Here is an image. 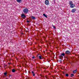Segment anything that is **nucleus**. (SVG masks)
I'll list each match as a JSON object with an SVG mask.
<instances>
[{"instance_id": "obj_1", "label": "nucleus", "mask_w": 79, "mask_h": 79, "mask_svg": "<svg viewBox=\"0 0 79 79\" xmlns=\"http://www.w3.org/2000/svg\"><path fill=\"white\" fill-rule=\"evenodd\" d=\"M45 5H49V2L48 0H46L45 2Z\"/></svg>"}, {"instance_id": "obj_2", "label": "nucleus", "mask_w": 79, "mask_h": 79, "mask_svg": "<svg viewBox=\"0 0 79 79\" xmlns=\"http://www.w3.org/2000/svg\"><path fill=\"white\" fill-rule=\"evenodd\" d=\"M23 12L24 13H27V12H28V9L27 8L23 10Z\"/></svg>"}, {"instance_id": "obj_3", "label": "nucleus", "mask_w": 79, "mask_h": 79, "mask_svg": "<svg viewBox=\"0 0 79 79\" xmlns=\"http://www.w3.org/2000/svg\"><path fill=\"white\" fill-rule=\"evenodd\" d=\"M21 17L22 18H23V19L25 18L26 17V15H24V14H22L21 15Z\"/></svg>"}, {"instance_id": "obj_4", "label": "nucleus", "mask_w": 79, "mask_h": 79, "mask_svg": "<svg viewBox=\"0 0 79 79\" xmlns=\"http://www.w3.org/2000/svg\"><path fill=\"white\" fill-rule=\"evenodd\" d=\"M76 9H73L72 10V13H75V12L76 11Z\"/></svg>"}, {"instance_id": "obj_5", "label": "nucleus", "mask_w": 79, "mask_h": 79, "mask_svg": "<svg viewBox=\"0 0 79 79\" xmlns=\"http://www.w3.org/2000/svg\"><path fill=\"white\" fill-rule=\"evenodd\" d=\"M75 6V5H74L73 4H72L70 5V7L72 8H74Z\"/></svg>"}, {"instance_id": "obj_6", "label": "nucleus", "mask_w": 79, "mask_h": 79, "mask_svg": "<svg viewBox=\"0 0 79 79\" xmlns=\"http://www.w3.org/2000/svg\"><path fill=\"white\" fill-rule=\"evenodd\" d=\"M64 55H65V54L64 53H62L61 54V56H60V58H63V56H64Z\"/></svg>"}, {"instance_id": "obj_7", "label": "nucleus", "mask_w": 79, "mask_h": 79, "mask_svg": "<svg viewBox=\"0 0 79 79\" xmlns=\"http://www.w3.org/2000/svg\"><path fill=\"white\" fill-rule=\"evenodd\" d=\"M73 4V2L71 1H69V5H71Z\"/></svg>"}, {"instance_id": "obj_8", "label": "nucleus", "mask_w": 79, "mask_h": 79, "mask_svg": "<svg viewBox=\"0 0 79 79\" xmlns=\"http://www.w3.org/2000/svg\"><path fill=\"white\" fill-rule=\"evenodd\" d=\"M65 53L67 55H69V54L70 53V52L69 51H67L65 52Z\"/></svg>"}, {"instance_id": "obj_9", "label": "nucleus", "mask_w": 79, "mask_h": 79, "mask_svg": "<svg viewBox=\"0 0 79 79\" xmlns=\"http://www.w3.org/2000/svg\"><path fill=\"white\" fill-rule=\"evenodd\" d=\"M31 18L32 19H35V17L34 16H31Z\"/></svg>"}, {"instance_id": "obj_10", "label": "nucleus", "mask_w": 79, "mask_h": 79, "mask_svg": "<svg viewBox=\"0 0 79 79\" xmlns=\"http://www.w3.org/2000/svg\"><path fill=\"white\" fill-rule=\"evenodd\" d=\"M4 76L5 77H6V76H7V73H6V72H5L4 73Z\"/></svg>"}, {"instance_id": "obj_11", "label": "nucleus", "mask_w": 79, "mask_h": 79, "mask_svg": "<svg viewBox=\"0 0 79 79\" xmlns=\"http://www.w3.org/2000/svg\"><path fill=\"white\" fill-rule=\"evenodd\" d=\"M77 71V69H76L75 70H74L73 71V73H76Z\"/></svg>"}, {"instance_id": "obj_12", "label": "nucleus", "mask_w": 79, "mask_h": 79, "mask_svg": "<svg viewBox=\"0 0 79 79\" xmlns=\"http://www.w3.org/2000/svg\"><path fill=\"white\" fill-rule=\"evenodd\" d=\"M43 16L46 18H47V15L45 14H43Z\"/></svg>"}, {"instance_id": "obj_13", "label": "nucleus", "mask_w": 79, "mask_h": 79, "mask_svg": "<svg viewBox=\"0 0 79 79\" xmlns=\"http://www.w3.org/2000/svg\"><path fill=\"white\" fill-rule=\"evenodd\" d=\"M17 2L18 3H19V2H21V0H16Z\"/></svg>"}, {"instance_id": "obj_14", "label": "nucleus", "mask_w": 79, "mask_h": 79, "mask_svg": "<svg viewBox=\"0 0 79 79\" xmlns=\"http://www.w3.org/2000/svg\"><path fill=\"white\" fill-rule=\"evenodd\" d=\"M15 71H16V70H15V69H13L12 70V72L13 73H15Z\"/></svg>"}, {"instance_id": "obj_15", "label": "nucleus", "mask_w": 79, "mask_h": 79, "mask_svg": "<svg viewBox=\"0 0 79 79\" xmlns=\"http://www.w3.org/2000/svg\"><path fill=\"white\" fill-rule=\"evenodd\" d=\"M39 58L40 60H42V56H39Z\"/></svg>"}, {"instance_id": "obj_16", "label": "nucleus", "mask_w": 79, "mask_h": 79, "mask_svg": "<svg viewBox=\"0 0 79 79\" xmlns=\"http://www.w3.org/2000/svg\"><path fill=\"white\" fill-rule=\"evenodd\" d=\"M74 76V74H71V77H73Z\"/></svg>"}, {"instance_id": "obj_17", "label": "nucleus", "mask_w": 79, "mask_h": 79, "mask_svg": "<svg viewBox=\"0 0 79 79\" xmlns=\"http://www.w3.org/2000/svg\"><path fill=\"white\" fill-rule=\"evenodd\" d=\"M65 76H66L67 77H68V76L69 75H68V74H66L65 75Z\"/></svg>"}, {"instance_id": "obj_18", "label": "nucleus", "mask_w": 79, "mask_h": 79, "mask_svg": "<svg viewBox=\"0 0 79 79\" xmlns=\"http://www.w3.org/2000/svg\"><path fill=\"white\" fill-rule=\"evenodd\" d=\"M33 76H35V73H33Z\"/></svg>"}, {"instance_id": "obj_19", "label": "nucleus", "mask_w": 79, "mask_h": 79, "mask_svg": "<svg viewBox=\"0 0 79 79\" xmlns=\"http://www.w3.org/2000/svg\"><path fill=\"white\" fill-rule=\"evenodd\" d=\"M27 23H29V21H28V20H27Z\"/></svg>"}, {"instance_id": "obj_20", "label": "nucleus", "mask_w": 79, "mask_h": 79, "mask_svg": "<svg viewBox=\"0 0 79 79\" xmlns=\"http://www.w3.org/2000/svg\"><path fill=\"white\" fill-rule=\"evenodd\" d=\"M40 77H42V75H41V74H40Z\"/></svg>"}, {"instance_id": "obj_21", "label": "nucleus", "mask_w": 79, "mask_h": 79, "mask_svg": "<svg viewBox=\"0 0 79 79\" xmlns=\"http://www.w3.org/2000/svg\"><path fill=\"white\" fill-rule=\"evenodd\" d=\"M11 75H9V77H11Z\"/></svg>"}, {"instance_id": "obj_22", "label": "nucleus", "mask_w": 79, "mask_h": 79, "mask_svg": "<svg viewBox=\"0 0 79 79\" xmlns=\"http://www.w3.org/2000/svg\"><path fill=\"white\" fill-rule=\"evenodd\" d=\"M32 74H34V72L32 71Z\"/></svg>"}, {"instance_id": "obj_23", "label": "nucleus", "mask_w": 79, "mask_h": 79, "mask_svg": "<svg viewBox=\"0 0 79 79\" xmlns=\"http://www.w3.org/2000/svg\"><path fill=\"white\" fill-rule=\"evenodd\" d=\"M32 58H33V59L34 58V56L32 57Z\"/></svg>"}, {"instance_id": "obj_24", "label": "nucleus", "mask_w": 79, "mask_h": 79, "mask_svg": "<svg viewBox=\"0 0 79 79\" xmlns=\"http://www.w3.org/2000/svg\"><path fill=\"white\" fill-rule=\"evenodd\" d=\"M46 78H47V76H46Z\"/></svg>"}]
</instances>
